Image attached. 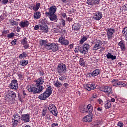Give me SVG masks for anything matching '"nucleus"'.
I'll use <instances>...</instances> for the list:
<instances>
[{"label": "nucleus", "mask_w": 127, "mask_h": 127, "mask_svg": "<svg viewBox=\"0 0 127 127\" xmlns=\"http://www.w3.org/2000/svg\"><path fill=\"white\" fill-rule=\"evenodd\" d=\"M87 39H88V38H87V37H86V36L83 37L82 38H81L80 39V44H83V43L85 42V41H86V40H87Z\"/></svg>", "instance_id": "nucleus-39"}, {"label": "nucleus", "mask_w": 127, "mask_h": 127, "mask_svg": "<svg viewBox=\"0 0 127 127\" xmlns=\"http://www.w3.org/2000/svg\"><path fill=\"white\" fill-rule=\"evenodd\" d=\"M48 110V107H45L43 108L42 113V116L43 117H45V116H46V113H47V111Z\"/></svg>", "instance_id": "nucleus-32"}, {"label": "nucleus", "mask_w": 127, "mask_h": 127, "mask_svg": "<svg viewBox=\"0 0 127 127\" xmlns=\"http://www.w3.org/2000/svg\"><path fill=\"white\" fill-rule=\"evenodd\" d=\"M103 17V14L102 12L97 11L96 12L95 14L94 15V18L95 20H100Z\"/></svg>", "instance_id": "nucleus-18"}, {"label": "nucleus", "mask_w": 127, "mask_h": 127, "mask_svg": "<svg viewBox=\"0 0 127 127\" xmlns=\"http://www.w3.org/2000/svg\"><path fill=\"white\" fill-rule=\"evenodd\" d=\"M47 108L49 111L50 112V113L52 114V115L55 116V117L57 116V109L56 108V107H55V105H54L53 104H50L48 106Z\"/></svg>", "instance_id": "nucleus-6"}, {"label": "nucleus", "mask_w": 127, "mask_h": 127, "mask_svg": "<svg viewBox=\"0 0 127 127\" xmlns=\"http://www.w3.org/2000/svg\"><path fill=\"white\" fill-rule=\"evenodd\" d=\"M102 92L106 93V94H108L111 95L113 94V90H112V87L110 86H105L102 88Z\"/></svg>", "instance_id": "nucleus-13"}, {"label": "nucleus", "mask_w": 127, "mask_h": 127, "mask_svg": "<svg viewBox=\"0 0 127 127\" xmlns=\"http://www.w3.org/2000/svg\"><path fill=\"white\" fill-rule=\"evenodd\" d=\"M9 22L10 24L12 25L13 26H14V25H17V24H18V22L14 21V20L13 19H10L9 20Z\"/></svg>", "instance_id": "nucleus-37"}, {"label": "nucleus", "mask_w": 127, "mask_h": 127, "mask_svg": "<svg viewBox=\"0 0 127 127\" xmlns=\"http://www.w3.org/2000/svg\"><path fill=\"white\" fill-rule=\"evenodd\" d=\"M86 107L87 108V111L89 113L93 112V106H92V104H88Z\"/></svg>", "instance_id": "nucleus-34"}, {"label": "nucleus", "mask_w": 127, "mask_h": 127, "mask_svg": "<svg viewBox=\"0 0 127 127\" xmlns=\"http://www.w3.org/2000/svg\"><path fill=\"white\" fill-rule=\"evenodd\" d=\"M93 1L94 5H96V4H100V0H93Z\"/></svg>", "instance_id": "nucleus-45"}, {"label": "nucleus", "mask_w": 127, "mask_h": 127, "mask_svg": "<svg viewBox=\"0 0 127 127\" xmlns=\"http://www.w3.org/2000/svg\"><path fill=\"white\" fill-rule=\"evenodd\" d=\"M20 118H21L20 115H19L18 113H16L13 116L12 119L19 122V120H20Z\"/></svg>", "instance_id": "nucleus-29"}, {"label": "nucleus", "mask_w": 127, "mask_h": 127, "mask_svg": "<svg viewBox=\"0 0 127 127\" xmlns=\"http://www.w3.org/2000/svg\"><path fill=\"white\" fill-rule=\"evenodd\" d=\"M41 25H36L34 27L35 30H38V29H41Z\"/></svg>", "instance_id": "nucleus-43"}, {"label": "nucleus", "mask_w": 127, "mask_h": 127, "mask_svg": "<svg viewBox=\"0 0 127 127\" xmlns=\"http://www.w3.org/2000/svg\"><path fill=\"white\" fill-rule=\"evenodd\" d=\"M118 81V79H113L112 80V83H119Z\"/></svg>", "instance_id": "nucleus-60"}, {"label": "nucleus", "mask_w": 127, "mask_h": 127, "mask_svg": "<svg viewBox=\"0 0 127 127\" xmlns=\"http://www.w3.org/2000/svg\"><path fill=\"white\" fill-rule=\"evenodd\" d=\"M101 44H102V41L98 40L96 43H94V45L93 47V50H98L101 48Z\"/></svg>", "instance_id": "nucleus-16"}, {"label": "nucleus", "mask_w": 127, "mask_h": 127, "mask_svg": "<svg viewBox=\"0 0 127 127\" xmlns=\"http://www.w3.org/2000/svg\"><path fill=\"white\" fill-rule=\"evenodd\" d=\"M40 17H41V13H40V12H36L34 13V19H39Z\"/></svg>", "instance_id": "nucleus-24"}, {"label": "nucleus", "mask_w": 127, "mask_h": 127, "mask_svg": "<svg viewBox=\"0 0 127 127\" xmlns=\"http://www.w3.org/2000/svg\"><path fill=\"white\" fill-rule=\"evenodd\" d=\"M21 66H26L28 64V61L25 60H22L20 62Z\"/></svg>", "instance_id": "nucleus-31"}, {"label": "nucleus", "mask_w": 127, "mask_h": 127, "mask_svg": "<svg viewBox=\"0 0 127 127\" xmlns=\"http://www.w3.org/2000/svg\"><path fill=\"white\" fill-rule=\"evenodd\" d=\"M56 9H57V8L55 6H52L49 9V12H46V15H50L52 14H54L55 12H56Z\"/></svg>", "instance_id": "nucleus-14"}, {"label": "nucleus", "mask_w": 127, "mask_h": 127, "mask_svg": "<svg viewBox=\"0 0 127 127\" xmlns=\"http://www.w3.org/2000/svg\"><path fill=\"white\" fill-rule=\"evenodd\" d=\"M48 43V41L47 40H41L40 41V44L41 46H44V47L45 48V45H47Z\"/></svg>", "instance_id": "nucleus-28"}, {"label": "nucleus", "mask_w": 127, "mask_h": 127, "mask_svg": "<svg viewBox=\"0 0 127 127\" xmlns=\"http://www.w3.org/2000/svg\"><path fill=\"white\" fill-rule=\"evenodd\" d=\"M59 80H60V81H64V77H60L59 78Z\"/></svg>", "instance_id": "nucleus-61"}, {"label": "nucleus", "mask_w": 127, "mask_h": 127, "mask_svg": "<svg viewBox=\"0 0 127 127\" xmlns=\"http://www.w3.org/2000/svg\"><path fill=\"white\" fill-rule=\"evenodd\" d=\"M18 77H19V78H20V79H22L23 75H22V74H18Z\"/></svg>", "instance_id": "nucleus-62"}, {"label": "nucleus", "mask_w": 127, "mask_h": 127, "mask_svg": "<svg viewBox=\"0 0 127 127\" xmlns=\"http://www.w3.org/2000/svg\"><path fill=\"white\" fill-rule=\"evenodd\" d=\"M120 87H126L127 86V84L123 83V82H120V85H119Z\"/></svg>", "instance_id": "nucleus-52"}, {"label": "nucleus", "mask_w": 127, "mask_h": 127, "mask_svg": "<svg viewBox=\"0 0 127 127\" xmlns=\"http://www.w3.org/2000/svg\"><path fill=\"white\" fill-rule=\"evenodd\" d=\"M119 46L120 47V49L122 51L126 50V46L125 45V42L123 41H121L118 43Z\"/></svg>", "instance_id": "nucleus-21"}, {"label": "nucleus", "mask_w": 127, "mask_h": 127, "mask_svg": "<svg viewBox=\"0 0 127 127\" xmlns=\"http://www.w3.org/2000/svg\"><path fill=\"white\" fill-rule=\"evenodd\" d=\"M62 16L63 17H64V18L67 17V15L66 14V13H64L62 14Z\"/></svg>", "instance_id": "nucleus-59"}, {"label": "nucleus", "mask_w": 127, "mask_h": 127, "mask_svg": "<svg viewBox=\"0 0 127 127\" xmlns=\"http://www.w3.org/2000/svg\"><path fill=\"white\" fill-rule=\"evenodd\" d=\"M82 110L83 112H85V113H88V112L87 108L86 106H83V108H82Z\"/></svg>", "instance_id": "nucleus-46"}, {"label": "nucleus", "mask_w": 127, "mask_h": 127, "mask_svg": "<svg viewBox=\"0 0 127 127\" xmlns=\"http://www.w3.org/2000/svg\"><path fill=\"white\" fill-rule=\"evenodd\" d=\"M9 31L8 30H4L3 31V34H6L7 33H8Z\"/></svg>", "instance_id": "nucleus-56"}, {"label": "nucleus", "mask_w": 127, "mask_h": 127, "mask_svg": "<svg viewBox=\"0 0 127 127\" xmlns=\"http://www.w3.org/2000/svg\"><path fill=\"white\" fill-rule=\"evenodd\" d=\"M87 3L88 5H94V2L93 0H87Z\"/></svg>", "instance_id": "nucleus-42"}, {"label": "nucleus", "mask_w": 127, "mask_h": 127, "mask_svg": "<svg viewBox=\"0 0 127 127\" xmlns=\"http://www.w3.org/2000/svg\"><path fill=\"white\" fill-rule=\"evenodd\" d=\"M0 20H3V15H1L0 17Z\"/></svg>", "instance_id": "nucleus-64"}, {"label": "nucleus", "mask_w": 127, "mask_h": 127, "mask_svg": "<svg viewBox=\"0 0 127 127\" xmlns=\"http://www.w3.org/2000/svg\"><path fill=\"white\" fill-rule=\"evenodd\" d=\"M29 24V22L27 20L22 21L20 22L19 26L22 28H24V27H28Z\"/></svg>", "instance_id": "nucleus-17"}, {"label": "nucleus", "mask_w": 127, "mask_h": 127, "mask_svg": "<svg viewBox=\"0 0 127 127\" xmlns=\"http://www.w3.org/2000/svg\"><path fill=\"white\" fill-rule=\"evenodd\" d=\"M18 121L15 120L14 119H12V127H16L18 124Z\"/></svg>", "instance_id": "nucleus-38"}, {"label": "nucleus", "mask_w": 127, "mask_h": 127, "mask_svg": "<svg viewBox=\"0 0 127 127\" xmlns=\"http://www.w3.org/2000/svg\"><path fill=\"white\" fill-rule=\"evenodd\" d=\"M73 30L75 31H80L81 30V24L78 23H74L72 26Z\"/></svg>", "instance_id": "nucleus-15"}, {"label": "nucleus", "mask_w": 127, "mask_h": 127, "mask_svg": "<svg viewBox=\"0 0 127 127\" xmlns=\"http://www.w3.org/2000/svg\"><path fill=\"white\" fill-rule=\"evenodd\" d=\"M111 106H112V103H111V101L107 100V101L105 102V109H110Z\"/></svg>", "instance_id": "nucleus-27"}, {"label": "nucleus", "mask_w": 127, "mask_h": 127, "mask_svg": "<svg viewBox=\"0 0 127 127\" xmlns=\"http://www.w3.org/2000/svg\"><path fill=\"white\" fill-rule=\"evenodd\" d=\"M59 43H61L62 45H65V46H67L70 44V41L69 40H67L65 38V37L61 36L58 40Z\"/></svg>", "instance_id": "nucleus-7"}, {"label": "nucleus", "mask_w": 127, "mask_h": 127, "mask_svg": "<svg viewBox=\"0 0 127 127\" xmlns=\"http://www.w3.org/2000/svg\"><path fill=\"white\" fill-rule=\"evenodd\" d=\"M39 74L40 76H43L44 75V72L43 71H39Z\"/></svg>", "instance_id": "nucleus-57"}, {"label": "nucleus", "mask_w": 127, "mask_h": 127, "mask_svg": "<svg viewBox=\"0 0 127 127\" xmlns=\"http://www.w3.org/2000/svg\"><path fill=\"white\" fill-rule=\"evenodd\" d=\"M89 49H90V45L88 44H85L82 47H76L75 51V52H78L79 51L80 53H82V54H87L88 53V51H89Z\"/></svg>", "instance_id": "nucleus-3"}, {"label": "nucleus", "mask_w": 127, "mask_h": 127, "mask_svg": "<svg viewBox=\"0 0 127 127\" xmlns=\"http://www.w3.org/2000/svg\"><path fill=\"white\" fill-rule=\"evenodd\" d=\"M46 118L47 120H51V118H50V115H49V114H47L46 116Z\"/></svg>", "instance_id": "nucleus-54"}, {"label": "nucleus", "mask_w": 127, "mask_h": 127, "mask_svg": "<svg viewBox=\"0 0 127 127\" xmlns=\"http://www.w3.org/2000/svg\"><path fill=\"white\" fill-rule=\"evenodd\" d=\"M70 48H73L74 47V44H71L69 45Z\"/></svg>", "instance_id": "nucleus-63"}, {"label": "nucleus", "mask_w": 127, "mask_h": 127, "mask_svg": "<svg viewBox=\"0 0 127 127\" xmlns=\"http://www.w3.org/2000/svg\"><path fill=\"white\" fill-rule=\"evenodd\" d=\"M45 48L48 50H52L53 52H55L58 50V45L55 43H48L45 45Z\"/></svg>", "instance_id": "nucleus-5"}, {"label": "nucleus", "mask_w": 127, "mask_h": 127, "mask_svg": "<svg viewBox=\"0 0 127 127\" xmlns=\"http://www.w3.org/2000/svg\"><path fill=\"white\" fill-rule=\"evenodd\" d=\"M61 23H62V25H63V26H65L66 25V23L65 22V20L62 19Z\"/></svg>", "instance_id": "nucleus-48"}, {"label": "nucleus", "mask_w": 127, "mask_h": 127, "mask_svg": "<svg viewBox=\"0 0 127 127\" xmlns=\"http://www.w3.org/2000/svg\"><path fill=\"white\" fill-rule=\"evenodd\" d=\"M63 86H64V87H65V88H68V87H69V85L67 83H64Z\"/></svg>", "instance_id": "nucleus-55"}, {"label": "nucleus", "mask_w": 127, "mask_h": 127, "mask_svg": "<svg viewBox=\"0 0 127 127\" xmlns=\"http://www.w3.org/2000/svg\"><path fill=\"white\" fill-rule=\"evenodd\" d=\"M47 16H49L50 20L51 21H54V20L57 19V16L54 14L52 15H47Z\"/></svg>", "instance_id": "nucleus-25"}, {"label": "nucleus", "mask_w": 127, "mask_h": 127, "mask_svg": "<svg viewBox=\"0 0 127 127\" xmlns=\"http://www.w3.org/2000/svg\"><path fill=\"white\" fill-rule=\"evenodd\" d=\"M93 114H91L86 116L84 118H83V122H92L93 120Z\"/></svg>", "instance_id": "nucleus-19"}, {"label": "nucleus", "mask_w": 127, "mask_h": 127, "mask_svg": "<svg viewBox=\"0 0 127 127\" xmlns=\"http://www.w3.org/2000/svg\"><path fill=\"white\" fill-rule=\"evenodd\" d=\"M11 43L13 45H15L16 44V39H14L12 42Z\"/></svg>", "instance_id": "nucleus-53"}, {"label": "nucleus", "mask_w": 127, "mask_h": 127, "mask_svg": "<svg viewBox=\"0 0 127 127\" xmlns=\"http://www.w3.org/2000/svg\"><path fill=\"white\" fill-rule=\"evenodd\" d=\"M26 56H27V54H26V53L25 52H23V53L20 54L19 55V59H24V58H25V57H26Z\"/></svg>", "instance_id": "nucleus-33"}, {"label": "nucleus", "mask_w": 127, "mask_h": 127, "mask_svg": "<svg viewBox=\"0 0 127 127\" xmlns=\"http://www.w3.org/2000/svg\"><path fill=\"white\" fill-rule=\"evenodd\" d=\"M106 57L108 59H111V60H115L117 58V56H114L110 53L106 54Z\"/></svg>", "instance_id": "nucleus-23"}, {"label": "nucleus", "mask_w": 127, "mask_h": 127, "mask_svg": "<svg viewBox=\"0 0 127 127\" xmlns=\"http://www.w3.org/2000/svg\"><path fill=\"white\" fill-rule=\"evenodd\" d=\"M1 3L3 4H7V3H12L11 0H2Z\"/></svg>", "instance_id": "nucleus-35"}, {"label": "nucleus", "mask_w": 127, "mask_h": 127, "mask_svg": "<svg viewBox=\"0 0 127 127\" xmlns=\"http://www.w3.org/2000/svg\"><path fill=\"white\" fill-rule=\"evenodd\" d=\"M20 120L22 122H24V123H28V122H30V116H29V114L27 113L26 114L21 115Z\"/></svg>", "instance_id": "nucleus-10"}, {"label": "nucleus", "mask_w": 127, "mask_h": 127, "mask_svg": "<svg viewBox=\"0 0 127 127\" xmlns=\"http://www.w3.org/2000/svg\"><path fill=\"white\" fill-rule=\"evenodd\" d=\"M108 40H111L113 38V34L116 32L115 29L108 28L106 29Z\"/></svg>", "instance_id": "nucleus-8"}, {"label": "nucleus", "mask_w": 127, "mask_h": 127, "mask_svg": "<svg viewBox=\"0 0 127 127\" xmlns=\"http://www.w3.org/2000/svg\"><path fill=\"white\" fill-rule=\"evenodd\" d=\"M54 86H55L56 88H60V87L62 86V83H61L58 80H57L54 82Z\"/></svg>", "instance_id": "nucleus-30"}, {"label": "nucleus", "mask_w": 127, "mask_h": 127, "mask_svg": "<svg viewBox=\"0 0 127 127\" xmlns=\"http://www.w3.org/2000/svg\"><path fill=\"white\" fill-rule=\"evenodd\" d=\"M9 98L10 99V101H14L15 98H16V94L13 91H9Z\"/></svg>", "instance_id": "nucleus-20"}, {"label": "nucleus", "mask_w": 127, "mask_h": 127, "mask_svg": "<svg viewBox=\"0 0 127 127\" xmlns=\"http://www.w3.org/2000/svg\"><path fill=\"white\" fill-rule=\"evenodd\" d=\"M10 89L12 90H17L18 89V84L17 83V80L14 79L11 81V83L9 84Z\"/></svg>", "instance_id": "nucleus-11"}, {"label": "nucleus", "mask_w": 127, "mask_h": 127, "mask_svg": "<svg viewBox=\"0 0 127 127\" xmlns=\"http://www.w3.org/2000/svg\"><path fill=\"white\" fill-rule=\"evenodd\" d=\"M97 111H98V113H99V114H100V115L103 114V108L98 107L97 108Z\"/></svg>", "instance_id": "nucleus-40"}, {"label": "nucleus", "mask_w": 127, "mask_h": 127, "mask_svg": "<svg viewBox=\"0 0 127 127\" xmlns=\"http://www.w3.org/2000/svg\"><path fill=\"white\" fill-rule=\"evenodd\" d=\"M79 64H80V66H83V67L85 66V65H86L85 60H84V59H80Z\"/></svg>", "instance_id": "nucleus-36"}, {"label": "nucleus", "mask_w": 127, "mask_h": 127, "mask_svg": "<svg viewBox=\"0 0 127 127\" xmlns=\"http://www.w3.org/2000/svg\"><path fill=\"white\" fill-rule=\"evenodd\" d=\"M51 94H52V87L50 86L46 88V91L43 93L39 95L38 98L40 100H45L47 98H49Z\"/></svg>", "instance_id": "nucleus-2"}, {"label": "nucleus", "mask_w": 127, "mask_h": 127, "mask_svg": "<svg viewBox=\"0 0 127 127\" xmlns=\"http://www.w3.org/2000/svg\"><path fill=\"white\" fill-rule=\"evenodd\" d=\"M40 30H42L45 33H47L48 32V27L46 25H41Z\"/></svg>", "instance_id": "nucleus-22"}, {"label": "nucleus", "mask_w": 127, "mask_h": 127, "mask_svg": "<svg viewBox=\"0 0 127 127\" xmlns=\"http://www.w3.org/2000/svg\"><path fill=\"white\" fill-rule=\"evenodd\" d=\"M23 47L25 48V49H27V48H29V44L28 43L23 45Z\"/></svg>", "instance_id": "nucleus-50"}, {"label": "nucleus", "mask_w": 127, "mask_h": 127, "mask_svg": "<svg viewBox=\"0 0 127 127\" xmlns=\"http://www.w3.org/2000/svg\"><path fill=\"white\" fill-rule=\"evenodd\" d=\"M114 83H113V86H114V87L116 86H120V85H121V82H114Z\"/></svg>", "instance_id": "nucleus-47"}, {"label": "nucleus", "mask_w": 127, "mask_h": 127, "mask_svg": "<svg viewBox=\"0 0 127 127\" xmlns=\"http://www.w3.org/2000/svg\"><path fill=\"white\" fill-rule=\"evenodd\" d=\"M27 44V38L24 37L22 41V45H25V44Z\"/></svg>", "instance_id": "nucleus-41"}, {"label": "nucleus", "mask_w": 127, "mask_h": 127, "mask_svg": "<svg viewBox=\"0 0 127 127\" xmlns=\"http://www.w3.org/2000/svg\"><path fill=\"white\" fill-rule=\"evenodd\" d=\"M51 127H58V123H53V124H52Z\"/></svg>", "instance_id": "nucleus-51"}, {"label": "nucleus", "mask_w": 127, "mask_h": 127, "mask_svg": "<svg viewBox=\"0 0 127 127\" xmlns=\"http://www.w3.org/2000/svg\"><path fill=\"white\" fill-rule=\"evenodd\" d=\"M117 125L118 126V127H124V123L122 122H118Z\"/></svg>", "instance_id": "nucleus-49"}, {"label": "nucleus", "mask_w": 127, "mask_h": 127, "mask_svg": "<svg viewBox=\"0 0 127 127\" xmlns=\"http://www.w3.org/2000/svg\"><path fill=\"white\" fill-rule=\"evenodd\" d=\"M41 4L40 3H37L36 5H34L33 7L31 6V8H33V10L35 12L37 11L40 8Z\"/></svg>", "instance_id": "nucleus-26"}, {"label": "nucleus", "mask_w": 127, "mask_h": 127, "mask_svg": "<svg viewBox=\"0 0 127 127\" xmlns=\"http://www.w3.org/2000/svg\"><path fill=\"white\" fill-rule=\"evenodd\" d=\"M57 70L59 74H65L67 72V66L64 64L61 63L58 64Z\"/></svg>", "instance_id": "nucleus-4"}, {"label": "nucleus", "mask_w": 127, "mask_h": 127, "mask_svg": "<svg viewBox=\"0 0 127 127\" xmlns=\"http://www.w3.org/2000/svg\"><path fill=\"white\" fill-rule=\"evenodd\" d=\"M16 31L17 32H20V27H17V28H16Z\"/></svg>", "instance_id": "nucleus-58"}, {"label": "nucleus", "mask_w": 127, "mask_h": 127, "mask_svg": "<svg viewBox=\"0 0 127 127\" xmlns=\"http://www.w3.org/2000/svg\"><path fill=\"white\" fill-rule=\"evenodd\" d=\"M13 36H14V33L12 32L10 34H8L7 35L8 38H12Z\"/></svg>", "instance_id": "nucleus-44"}, {"label": "nucleus", "mask_w": 127, "mask_h": 127, "mask_svg": "<svg viewBox=\"0 0 127 127\" xmlns=\"http://www.w3.org/2000/svg\"><path fill=\"white\" fill-rule=\"evenodd\" d=\"M84 87V89L88 91H92V90H95V89H96V85L94 83L86 84Z\"/></svg>", "instance_id": "nucleus-12"}, {"label": "nucleus", "mask_w": 127, "mask_h": 127, "mask_svg": "<svg viewBox=\"0 0 127 127\" xmlns=\"http://www.w3.org/2000/svg\"><path fill=\"white\" fill-rule=\"evenodd\" d=\"M44 83V77H41L36 80V86L32 85L28 86L27 89L31 93L33 94H37L40 93L43 91L44 87L42 86V84Z\"/></svg>", "instance_id": "nucleus-1"}, {"label": "nucleus", "mask_w": 127, "mask_h": 127, "mask_svg": "<svg viewBox=\"0 0 127 127\" xmlns=\"http://www.w3.org/2000/svg\"><path fill=\"white\" fill-rule=\"evenodd\" d=\"M98 75H100V69H96L93 72L88 73L86 77L91 78L92 77H97Z\"/></svg>", "instance_id": "nucleus-9"}]
</instances>
